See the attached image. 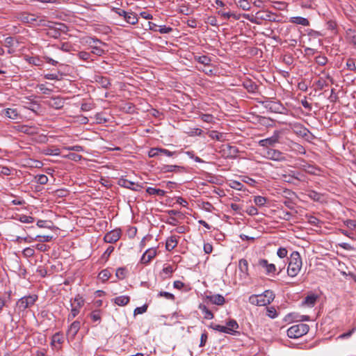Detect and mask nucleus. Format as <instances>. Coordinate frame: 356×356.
<instances>
[{
    "instance_id": "obj_1",
    "label": "nucleus",
    "mask_w": 356,
    "mask_h": 356,
    "mask_svg": "<svg viewBox=\"0 0 356 356\" xmlns=\"http://www.w3.org/2000/svg\"><path fill=\"white\" fill-rule=\"evenodd\" d=\"M243 17L253 24L260 25L263 21L276 22V15L268 10H259L254 15L243 14Z\"/></svg>"
},
{
    "instance_id": "obj_2",
    "label": "nucleus",
    "mask_w": 356,
    "mask_h": 356,
    "mask_svg": "<svg viewBox=\"0 0 356 356\" xmlns=\"http://www.w3.org/2000/svg\"><path fill=\"white\" fill-rule=\"evenodd\" d=\"M302 264V262L300 253L296 251L293 252L291 254L288 265V275L291 277H296L299 273Z\"/></svg>"
},
{
    "instance_id": "obj_3",
    "label": "nucleus",
    "mask_w": 356,
    "mask_h": 356,
    "mask_svg": "<svg viewBox=\"0 0 356 356\" xmlns=\"http://www.w3.org/2000/svg\"><path fill=\"white\" fill-rule=\"evenodd\" d=\"M38 296L35 294L25 296L17 300L16 309L20 312H24L28 308L31 307L38 300Z\"/></svg>"
},
{
    "instance_id": "obj_4",
    "label": "nucleus",
    "mask_w": 356,
    "mask_h": 356,
    "mask_svg": "<svg viewBox=\"0 0 356 356\" xmlns=\"http://www.w3.org/2000/svg\"><path fill=\"white\" fill-rule=\"evenodd\" d=\"M111 11L116 13L119 17H122L124 20L129 24L135 25L138 22L137 14L133 11H126L120 8L112 7Z\"/></svg>"
},
{
    "instance_id": "obj_5",
    "label": "nucleus",
    "mask_w": 356,
    "mask_h": 356,
    "mask_svg": "<svg viewBox=\"0 0 356 356\" xmlns=\"http://www.w3.org/2000/svg\"><path fill=\"white\" fill-rule=\"evenodd\" d=\"M309 330L307 324L300 323L290 327L287 330V336L289 338L297 339L306 334Z\"/></svg>"
},
{
    "instance_id": "obj_6",
    "label": "nucleus",
    "mask_w": 356,
    "mask_h": 356,
    "mask_svg": "<svg viewBox=\"0 0 356 356\" xmlns=\"http://www.w3.org/2000/svg\"><path fill=\"white\" fill-rule=\"evenodd\" d=\"M84 304V300L79 295H77L73 300H71L72 309L70 314L67 316V320H73L79 313L80 309Z\"/></svg>"
},
{
    "instance_id": "obj_7",
    "label": "nucleus",
    "mask_w": 356,
    "mask_h": 356,
    "mask_svg": "<svg viewBox=\"0 0 356 356\" xmlns=\"http://www.w3.org/2000/svg\"><path fill=\"white\" fill-rule=\"evenodd\" d=\"M279 138L280 132L278 131H275L271 137L260 140L259 141V145L261 147L267 148L270 146H274L279 142Z\"/></svg>"
},
{
    "instance_id": "obj_8",
    "label": "nucleus",
    "mask_w": 356,
    "mask_h": 356,
    "mask_svg": "<svg viewBox=\"0 0 356 356\" xmlns=\"http://www.w3.org/2000/svg\"><path fill=\"white\" fill-rule=\"evenodd\" d=\"M293 133L302 138L307 137L310 134L309 130L300 123L295 122L291 124Z\"/></svg>"
},
{
    "instance_id": "obj_9",
    "label": "nucleus",
    "mask_w": 356,
    "mask_h": 356,
    "mask_svg": "<svg viewBox=\"0 0 356 356\" xmlns=\"http://www.w3.org/2000/svg\"><path fill=\"white\" fill-rule=\"evenodd\" d=\"M265 156L271 160L274 161H284L285 160L283 154L277 149L268 148L265 151Z\"/></svg>"
},
{
    "instance_id": "obj_10",
    "label": "nucleus",
    "mask_w": 356,
    "mask_h": 356,
    "mask_svg": "<svg viewBox=\"0 0 356 356\" xmlns=\"http://www.w3.org/2000/svg\"><path fill=\"white\" fill-rule=\"evenodd\" d=\"M121 236V230L119 229H113L108 232L104 237V241L106 243H114L117 242Z\"/></svg>"
},
{
    "instance_id": "obj_11",
    "label": "nucleus",
    "mask_w": 356,
    "mask_h": 356,
    "mask_svg": "<svg viewBox=\"0 0 356 356\" xmlns=\"http://www.w3.org/2000/svg\"><path fill=\"white\" fill-rule=\"evenodd\" d=\"M118 184L124 188H129L135 191H140L143 187L141 185L135 184L124 178H121L118 180Z\"/></svg>"
},
{
    "instance_id": "obj_12",
    "label": "nucleus",
    "mask_w": 356,
    "mask_h": 356,
    "mask_svg": "<svg viewBox=\"0 0 356 356\" xmlns=\"http://www.w3.org/2000/svg\"><path fill=\"white\" fill-rule=\"evenodd\" d=\"M1 115H4L13 120H17L21 119V115L17 108H8L3 109L1 111Z\"/></svg>"
},
{
    "instance_id": "obj_13",
    "label": "nucleus",
    "mask_w": 356,
    "mask_h": 356,
    "mask_svg": "<svg viewBox=\"0 0 356 356\" xmlns=\"http://www.w3.org/2000/svg\"><path fill=\"white\" fill-rule=\"evenodd\" d=\"M257 265L264 268L267 275L275 274L277 270L275 264H268V261L264 259H259Z\"/></svg>"
},
{
    "instance_id": "obj_14",
    "label": "nucleus",
    "mask_w": 356,
    "mask_h": 356,
    "mask_svg": "<svg viewBox=\"0 0 356 356\" xmlns=\"http://www.w3.org/2000/svg\"><path fill=\"white\" fill-rule=\"evenodd\" d=\"M156 255V250L155 248H149L147 250L140 259V263L147 264Z\"/></svg>"
},
{
    "instance_id": "obj_15",
    "label": "nucleus",
    "mask_w": 356,
    "mask_h": 356,
    "mask_svg": "<svg viewBox=\"0 0 356 356\" xmlns=\"http://www.w3.org/2000/svg\"><path fill=\"white\" fill-rule=\"evenodd\" d=\"M81 327V323L79 321H75L71 323L67 331V335L72 340L75 338L76 334Z\"/></svg>"
},
{
    "instance_id": "obj_16",
    "label": "nucleus",
    "mask_w": 356,
    "mask_h": 356,
    "mask_svg": "<svg viewBox=\"0 0 356 356\" xmlns=\"http://www.w3.org/2000/svg\"><path fill=\"white\" fill-rule=\"evenodd\" d=\"M264 104H265V107L272 112L281 113L282 110L284 109V107L282 106V104L277 102L267 100L264 102Z\"/></svg>"
},
{
    "instance_id": "obj_17",
    "label": "nucleus",
    "mask_w": 356,
    "mask_h": 356,
    "mask_svg": "<svg viewBox=\"0 0 356 356\" xmlns=\"http://www.w3.org/2000/svg\"><path fill=\"white\" fill-rule=\"evenodd\" d=\"M19 19L26 24H34L37 21V16L35 14L22 13L19 14Z\"/></svg>"
},
{
    "instance_id": "obj_18",
    "label": "nucleus",
    "mask_w": 356,
    "mask_h": 356,
    "mask_svg": "<svg viewBox=\"0 0 356 356\" xmlns=\"http://www.w3.org/2000/svg\"><path fill=\"white\" fill-rule=\"evenodd\" d=\"M205 299L208 300L212 304L220 305V306L223 305L225 302V298L220 294L207 295L205 297Z\"/></svg>"
},
{
    "instance_id": "obj_19",
    "label": "nucleus",
    "mask_w": 356,
    "mask_h": 356,
    "mask_svg": "<svg viewBox=\"0 0 356 356\" xmlns=\"http://www.w3.org/2000/svg\"><path fill=\"white\" fill-rule=\"evenodd\" d=\"M48 105L54 108L60 109L64 106V100L60 97H52L49 101Z\"/></svg>"
},
{
    "instance_id": "obj_20",
    "label": "nucleus",
    "mask_w": 356,
    "mask_h": 356,
    "mask_svg": "<svg viewBox=\"0 0 356 356\" xmlns=\"http://www.w3.org/2000/svg\"><path fill=\"white\" fill-rule=\"evenodd\" d=\"M96 83L103 88H108L111 86V81L108 78L100 75H97L95 77Z\"/></svg>"
},
{
    "instance_id": "obj_21",
    "label": "nucleus",
    "mask_w": 356,
    "mask_h": 356,
    "mask_svg": "<svg viewBox=\"0 0 356 356\" xmlns=\"http://www.w3.org/2000/svg\"><path fill=\"white\" fill-rule=\"evenodd\" d=\"M238 269L240 272L243 274L244 277H247L249 276L248 262L245 259H241L239 260Z\"/></svg>"
},
{
    "instance_id": "obj_22",
    "label": "nucleus",
    "mask_w": 356,
    "mask_h": 356,
    "mask_svg": "<svg viewBox=\"0 0 356 356\" xmlns=\"http://www.w3.org/2000/svg\"><path fill=\"white\" fill-rule=\"evenodd\" d=\"M178 238L179 237L176 236H172L167 239L165 243V248L168 251L172 250L177 245Z\"/></svg>"
},
{
    "instance_id": "obj_23",
    "label": "nucleus",
    "mask_w": 356,
    "mask_h": 356,
    "mask_svg": "<svg viewBox=\"0 0 356 356\" xmlns=\"http://www.w3.org/2000/svg\"><path fill=\"white\" fill-rule=\"evenodd\" d=\"M184 170V167L177 165H163L161 167V171L162 172H179Z\"/></svg>"
},
{
    "instance_id": "obj_24",
    "label": "nucleus",
    "mask_w": 356,
    "mask_h": 356,
    "mask_svg": "<svg viewBox=\"0 0 356 356\" xmlns=\"http://www.w3.org/2000/svg\"><path fill=\"white\" fill-rule=\"evenodd\" d=\"M290 22L293 24L307 26L309 25V22L307 18L302 17H293L290 19Z\"/></svg>"
},
{
    "instance_id": "obj_25",
    "label": "nucleus",
    "mask_w": 356,
    "mask_h": 356,
    "mask_svg": "<svg viewBox=\"0 0 356 356\" xmlns=\"http://www.w3.org/2000/svg\"><path fill=\"white\" fill-rule=\"evenodd\" d=\"M113 301L119 306H125L129 302L130 298L127 296H121L114 298Z\"/></svg>"
},
{
    "instance_id": "obj_26",
    "label": "nucleus",
    "mask_w": 356,
    "mask_h": 356,
    "mask_svg": "<svg viewBox=\"0 0 356 356\" xmlns=\"http://www.w3.org/2000/svg\"><path fill=\"white\" fill-rule=\"evenodd\" d=\"M317 300V296L314 294L309 295L304 299L302 305L308 307H314Z\"/></svg>"
},
{
    "instance_id": "obj_27",
    "label": "nucleus",
    "mask_w": 356,
    "mask_h": 356,
    "mask_svg": "<svg viewBox=\"0 0 356 356\" xmlns=\"http://www.w3.org/2000/svg\"><path fill=\"white\" fill-rule=\"evenodd\" d=\"M86 42L92 48V54L99 56H101L105 54V51L103 49H102L99 46L92 44V42H89L88 40H86Z\"/></svg>"
},
{
    "instance_id": "obj_28",
    "label": "nucleus",
    "mask_w": 356,
    "mask_h": 356,
    "mask_svg": "<svg viewBox=\"0 0 356 356\" xmlns=\"http://www.w3.org/2000/svg\"><path fill=\"white\" fill-rule=\"evenodd\" d=\"M243 86L250 92H255L258 88L257 85L251 80H247L244 81Z\"/></svg>"
},
{
    "instance_id": "obj_29",
    "label": "nucleus",
    "mask_w": 356,
    "mask_h": 356,
    "mask_svg": "<svg viewBox=\"0 0 356 356\" xmlns=\"http://www.w3.org/2000/svg\"><path fill=\"white\" fill-rule=\"evenodd\" d=\"M146 192L149 195H158V196L163 197L165 195V191H163L162 189H159V188H152V187L147 188Z\"/></svg>"
},
{
    "instance_id": "obj_30",
    "label": "nucleus",
    "mask_w": 356,
    "mask_h": 356,
    "mask_svg": "<svg viewBox=\"0 0 356 356\" xmlns=\"http://www.w3.org/2000/svg\"><path fill=\"white\" fill-rule=\"evenodd\" d=\"M300 175L299 173L296 174L293 172V175H282V179L284 181L288 183H293V179H297L298 181H303L302 179V177H298V175Z\"/></svg>"
},
{
    "instance_id": "obj_31",
    "label": "nucleus",
    "mask_w": 356,
    "mask_h": 356,
    "mask_svg": "<svg viewBox=\"0 0 356 356\" xmlns=\"http://www.w3.org/2000/svg\"><path fill=\"white\" fill-rule=\"evenodd\" d=\"M226 327L229 329L228 334H233L235 330L238 328V324L235 320L231 319L227 323Z\"/></svg>"
},
{
    "instance_id": "obj_32",
    "label": "nucleus",
    "mask_w": 356,
    "mask_h": 356,
    "mask_svg": "<svg viewBox=\"0 0 356 356\" xmlns=\"http://www.w3.org/2000/svg\"><path fill=\"white\" fill-rule=\"evenodd\" d=\"M199 309L204 314V318L206 319H212L213 318V314L204 305L200 304Z\"/></svg>"
},
{
    "instance_id": "obj_33",
    "label": "nucleus",
    "mask_w": 356,
    "mask_h": 356,
    "mask_svg": "<svg viewBox=\"0 0 356 356\" xmlns=\"http://www.w3.org/2000/svg\"><path fill=\"white\" fill-rule=\"evenodd\" d=\"M346 34L349 42L353 45L356 46V31L348 29L346 32Z\"/></svg>"
},
{
    "instance_id": "obj_34",
    "label": "nucleus",
    "mask_w": 356,
    "mask_h": 356,
    "mask_svg": "<svg viewBox=\"0 0 356 356\" xmlns=\"http://www.w3.org/2000/svg\"><path fill=\"white\" fill-rule=\"evenodd\" d=\"M195 60L199 63H201L205 66L209 65L211 62V59L205 55L200 56L197 57H195Z\"/></svg>"
},
{
    "instance_id": "obj_35",
    "label": "nucleus",
    "mask_w": 356,
    "mask_h": 356,
    "mask_svg": "<svg viewBox=\"0 0 356 356\" xmlns=\"http://www.w3.org/2000/svg\"><path fill=\"white\" fill-rule=\"evenodd\" d=\"M236 3L238 7L243 10H249L250 9V3L248 0H238Z\"/></svg>"
},
{
    "instance_id": "obj_36",
    "label": "nucleus",
    "mask_w": 356,
    "mask_h": 356,
    "mask_svg": "<svg viewBox=\"0 0 356 356\" xmlns=\"http://www.w3.org/2000/svg\"><path fill=\"white\" fill-rule=\"evenodd\" d=\"M218 15H220L224 19H229L231 17H233L234 19H238L239 17L238 16H236L235 14L234 13H232L230 12H226L225 10H219L218 12Z\"/></svg>"
},
{
    "instance_id": "obj_37",
    "label": "nucleus",
    "mask_w": 356,
    "mask_h": 356,
    "mask_svg": "<svg viewBox=\"0 0 356 356\" xmlns=\"http://www.w3.org/2000/svg\"><path fill=\"white\" fill-rule=\"evenodd\" d=\"M127 273V270L126 268L121 267V268H118L116 270L115 276L119 280H123L126 277Z\"/></svg>"
},
{
    "instance_id": "obj_38",
    "label": "nucleus",
    "mask_w": 356,
    "mask_h": 356,
    "mask_svg": "<svg viewBox=\"0 0 356 356\" xmlns=\"http://www.w3.org/2000/svg\"><path fill=\"white\" fill-rule=\"evenodd\" d=\"M19 131L22 133H24V134H29V135H33L36 133L35 128L29 127L27 125L21 126Z\"/></svg>"
},
{
    "instance_id": "obj_39",
    "label": "nucleus",
    "mask_w": 356,
    "mask_h": 356,
    "mask_svg": "<svg viewBox=\"0 0 356 356\" xmlns=\"http://www.w3.org/2000/svg\"><path fill=\"white\" fill-rule=\"evenodd\" d=\"M95 108V104L92 102H83L81 106L82 111H89Z\"/></svg>"
},
{
    "instance_id": "obj_40",
    "label": "nucleus",
    "mask_w": 356,
    "mask_h": 356,
    "mask_svg": "<svg viewBox=\"0 0 356 356\" xmlns=\"http://www.w3.org/2000/svg\"><path fill=\"white\" fill-rule=\"evenodd\" d=\"M209 136L212 139L221 141L223 138V134L220 133L217 131H211L209 133Z\"/></svg>"
},
{
    "instance_id": "obj_41",
    "label": "nucleus",
    "mask_w": 356,
    "mask_h": 356,
    "mask_svg": "<svg viewBox=\"0 0 356 356\" xmlns=\"http://www.w3.org/2000/svg\"><path fill=\"white\" fill-rule=\"evenodd\" d=\"M264 297L267 299V303H271L274 298H275V294L274 293L270 290H266L263 293Z\"/></svg>"
},
{
    "instance_id": "obj_42",
    "label": "nucleus",
    "mask_w": 356,
    "mask_h": 356,
    "mask_svg": "<svg viewBox=\"0 0 356 356\" xmlns=\"http://www.w3.org/2000/svg\"><path fill=\"white\" fill-rule=\"evenodd\" d=\"M264 297L267 299V303H271L274 298H275V294L274 293L270 290H266L263 293Z\"/></svg>"
},
{
    "instance_id": "obj_43",
    "label": "nucleus",
    "mask_w": 356,
    "mask_h": 356,
    "mask_svg": "<svg viewBox=\"0 0 356 356\" xmlns=\"http://www.w3.org/2000/svg\"><path fill=\"white\" fill-rule=\"evenodd\" d=\"M210 327L214 330L228 334L229 329L227 328L226 326L211 323Z\"/></svg>"
},
{
    "instance_id": "obj_44",
    "label": "nucleus",
    "mask_w": 356,
    "mask_h": 356,
    "mask_svg": "<svg viewBox=\"0 0 356 356\" xmlns=\"http://www.w3.org/2000/svg\"><path fill=\"white\" fill-rule=\"evenodd\" d=\"M266 315L270 318H275L278 314L274 307H269L266 308Z\"/></svg>"
},
{
    "instance_id": "obj_45",
    "label": "nucleus",
    "mask_w": 356,
    "mask_h": 356,
    "mask_svg": "<svg viewBox=\"0 0 356 356\" xmlns=\"http://www.w3.org/2000/svg\"><path fill=\"white\" fill-rule=\"evenodd\" d=\"M111 275V274L108 269H104L99 273V279L104 282L109 279Z\"/></svg>"
},
{
    "instance_id": "obj_46",
    "label": "nucleus",
    "mask_w": 356,
    "mask_h": 356,
    "mask_svg": "<svg viewBox=\"0 0 356 356\" xmlns=\"http://www.w3.org/2000/svg\"><path fill=\"white\" fill-rule=\"evenodd\" d=\"M266 198L262 196H255L254 199V202L256 205L259 207L264 206L266 203Z\"/></svg>"
},
{
    "instance_id": "obj_47",
    "label": "nucleus",
    "mask_w": 356,
    "mask_h": 356,
    "mask_svg": "<svg viewBox=\"0 0 356 356\" xmlns=\"http://www.w3.org/2000/svg\"><path fill=\"white\" fill-rule=\"evenodd\" d=\"M35 179L36 181L41 185L46 184L49 180L47 176L45 175H38L35 176Z\"/></svg>"
},
{
    "instance_id": "obj_48",
    "label": "nucleus",
    "mask_w": 356,
    "mask_h": 356,
    "mask_svg": "<svg viewBox=\"0 0 356 356\" xmlns=\"http://www.w3.org/2000/svg\"><path fill=\"white\" fill-rule=\"evenodd\" d=\"M53 239L52 236L47 235V236H40L38 235L35 238V241H38L42 243L44 242H49Z\"/></svg>"
},
{
    "instance_id": "obj_49",
    "label": "nucleus",
    "mask_w": 356,
    "mask_h": 356,
    "mask_svg": "<svg viewBox=\"0 0 356 356\" xmlns=\"http://www.w3.org/2000/svg\"><path fill=\"white\" fill-rule=\"evenodd\" d=\"M346 68L350 71H356V65L354 59L348 58L346 61Z\"/></svg>"
},
{
    "instance_id": "obj_50",
    "label": "nucleus",
    "mask_w": 356,
    "mask_h": 356,
    "mask_svg": "<svg viewBox=\"0 0 356 356\" xmlns=\"http://www.w3.org/2000/svg\"><path fill=\"white\" fill-rule=\"evenodd\" d=\"M315 85H316V86L317 87V88L318 90H322L324 88L328 86L327 82L325 80L323 79H320L319 80H318L315 83Z\"/></svg>"
},
{
    "instance_id": "obj_51",
    "label": "nucleus",
    "mask_w": 356,
    "mask_h": 356,
    "mask_svg": "<svg viewBox=\"0 0 356 356\" xmlns=\"http://www.w3.org/2000/svg\"><path fill=\"white\" fill-rule=\"evenodd\" d=\"M19 221L23 223H32L34 222V218L26 215H22L19 218Z\"/></svg>"
},
{
    "instance_id": "obj_52",
    "label": "nucleus",
    "mask_w": 356,
    "mask_h": 356,
    "mask_svg": "<svg viewBox=\"0 0 356 356\" xmlns=\"http://www.w3.org/2000/svg\"><path fill=\"white\" fill-rule=\"evenodd\" d=\"M259 295L254 294L249 297V302L253 305L259 306Z\"/></svg>"
},
{
    "instance_id": "obj_53",
    "label": "nucleus",
    "mask_w": 356,
    "mask_h": 356,
    "mask_svg": "<svg viewBox=\"0 0 356 356\" xmlns=\"http://www.w3.org/2000/svg\"><path fill=\"white\" fill-rule=\"evenodd\" d=\"M315 60L318 65L323 66L327 63V58L324 56H318L316 57Z\"/></svg>"
},
{
    "instance_id": "obj_54",
    "label": "nucleus",
    "mask_w": 356,
    "mask_h": 356,
    "mask_svg": "<svg viewBox=\"0 0 356 356\" xmlns=\"http://www.w3.org/2000/svg\"><path fill=\"white\" fill-rule=\"evenodd\" d=\"M77 56L83 60H88L90 58V54L84 51H79Z\"/></svg>"
},
{
    "instance_id": "obj_55",
    "label": "nucleus",
    "mask_w": 356,
    "mask_h": 356,
    "mask_svg": "<svg viewBox=\"0 0 356 356\" xmlns=\"http://www.w3.org/2000/svg\"><path fill=\"white\" fill-rule=\"evenodd\" d=\"M172 30H173L172 28L163 25V26H159L158 31L160 33L164 34V33H170L172 31Z\"/></svg>"
},
{
    "instance_id": "obj_56",
    "label": "nucleus",
    "mask_w": 356,
    "mask_h": 356,
    "mask_svg": "<svg viewBox=\"0 0 356 356\" xmlns=\"http://www.w3.org/2000/svg\"><path fill=\"white\" fill-rule=\"evenodd\" d=\"M65 157L74 161H80L82 158L81 155L76 153H69Z\"/></svg>"
},
{
    "instance_id": "obj_57",
    "label": "nucleus",
    "mask_w": 356,
    "mask_h": 356,
    "mask_svg": "<svg viewBox=\"0 0 356 356\" xmlns=\"http://www.w3.org/2000/svg\"><path fill=\"white\" fill-rule=\"evenodd\" d=\"M90 316L93 321H100V319H101L100 311L99 310L93 311L92 312L90 313Z\"/></svg>"
},
{
    "instance_id": "obj_58",
    "label": "nucleus",
    "mask_w": 356,
    "mask_h": 356,
    "mask_svg": "<svg viewBox=\"0 0 356 356\" xmlns=\"http://www.w3.org/2000/svg\"><path fill=\"white\" fill-rule=\"evenodd\" d=\"M326 27H327V29L334 31L337 29V23L334 20H332V19L328 20L326 22Z\"/></svg>"
},
{
    "instance_id": "obj_59",
    "label": "nucleus",
    "mask_w": 356,
    "mask_h": 356,
    "mask_svg": "<svg viewBox=\"0 0 356 356\" xmlns=\"http://www.w3.org/2000/svg\"><path fill=\"white\" fill-rule=\"evenodd\" d=\"M308 195L311 199L315 201H319L321 197V194L314 191H309Z\"/></svg>"
},
{
    "instance_id": "obj_60",
    "label": "nucleus",
    "mask_w": 356,
    "mask_h": 356,
    "mask_svg": "<svg viewBox=\"0 0 356 356\" xmlns=\"http://www.w3.org/2000/svg\"><path fill=\"white\" fill-rule=\"evenodd\" d=\"M158 296L160 297H164L166 299L171 300H174L175 298V296L172 293L166 291H161Z\"/></svg>"
},
{
    "instance_id": "obj_61",
    "label": "nucleus",
    "mask_w": 356,
    "mask_h": 356,
    "mask_svg": "<svg viewBox=\"0 0 356 356\" xmlns=\"http://www.w3.org/2000/svg\"><path fill=\"white\" fill-rule=\"evenodd\" d=\"M114 247L113 246H108V248L106 250V251L104 252L102 255V258L105 259L106 260H108V257H110L111 254L113 252Z\"/></svg>"
},
{
    "instance_id": "obj_62",
    "label": "nucleus",
    "mask_w": 356,
    "mask_h": 356,
    "mask_svg": "<svg viewBox=\"0 0 356 356\" xmlns=\"http://www.w3.org/2000/svg\"><path fill=\"white\" fill-rule=\"evenodd\" d=\"M147 305H144L142 307H136L134 312V315L143 314L147 311Z\"/></svg>"
},
{
    "instance_id": "obj_63",
    "label": "nucleus",
    "mask_w": 356,
    "mask_h": 356,
    "mask_svg": "<svg viewBox=\"0 0 356 356\" xmlns=\"http://www.w3.org/2000/svg\"><path fill=\"white\" fill-rule=\"evenodd\" d=\"M344 224L347 227H348L351 229H353L356 227V220H355L348 219L346 221H344Z\"/></svg>"
},
{
    "instance_id": "obj_64",
    "label": "nucleus",
    "mask_w": 356,
    "mask_h": 356,
    "mask_svg": "<svg viewBox=\"0 0 356 356\" xmlns=\"http://www.w3.org/2000/svg\"><path fill=\"white\" fill-rule=\"evenodd\" d=\"M63 51L69 52L72 49V45L69 42H64L61 44L60 47H58Z\"/></svg>"
}]
</instances>
